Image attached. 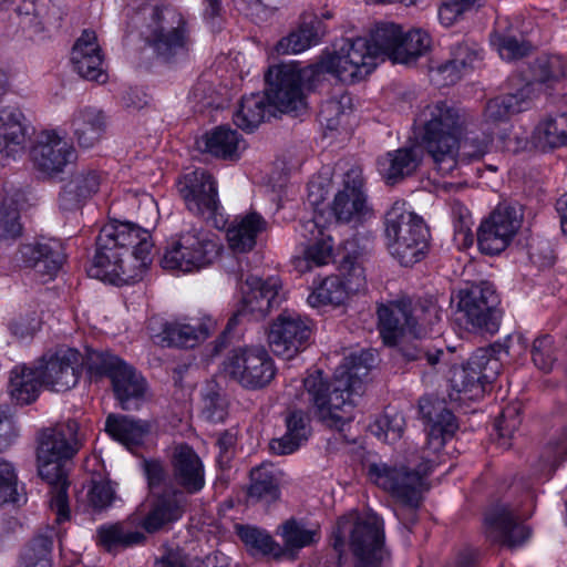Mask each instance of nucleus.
<instances>
[{
    "label": "nucleus",
    "instance_id": "obj_1",
    "mask_svg": "<svg viewBox=\"0 0 567 567\" xmlns=\"http://www.w3.org/2000/svg\"><path fill=\"white\" fill-rule=\"evenodd\" d=\"M37 362L44 388L54 392H66L74 388L85 363L91 375L111 379L115 396L123 410H136L144 395L143 378L133 367L110 352L87 350L84 360L78 350L61 347L44 352Z\"/></svg>",
    "mask_w": 567,
    "mask_h": 567
},
{
    "label": "nucleus",
    "instance_id": "obj_2",
    "mask_svg": "<svg viewBox=\"0 0 567 567\" xmlns=\"http://www.w3.org/2000/svg\"><path fill=\"white\" fill-rule=\"evenodd\" d=\"M377 359L373 350H360L344 358L343 363L337 368L333 380L323 378L321 370H316L303 379L308 401L323 424L342 430L351 421V395L361 393L364 379L375 367Z\"/></svg>",
    "mask_w": 567,
    "mask_h": 567
},
{
    "label": "nucleus",
    "instance_id": "obj_3",
    "mask_svg": "<svg viewBox=\"0 0 567 567\" xmlns=\"http://www.w3.org/2000/svg\"><path fill=\"white\" fill-rule=\"evenodd\" d=\"M152 249L146 229L127 221L107 224L96 238V251L87 274L113 285L128 282L151 264Z\"/></svg>",
    "mask_w": 567,
    "mask_h": 567
},
{
    "label": "nucleus",
    "instance_id": "obj_4",
    "mask_svg": "<svg viewBox=\"0 0 567 567\" xmlns=\"http://www.w3.org/2000/svg\"><path fill=\"white\" fill-rule=\"evenodd\" d=\"M371 45L365 38L346 39L338 51L328 54L319 62L299 69L295 66H285L277 70L281 75V85L279 92L285 91V102L281 104L287 109H296L301 104L300 84H310L320 74L330 73L342 82H355L369 75L375 68Z\"/></svg>",
    "mask_w": 567,
    "mask_h": 567
},
{
    "label": "nucleus",
    "instance_id": "obj_5",
    "mask_svg": "<svg viewBox=\"0 0 567 567\" xmlns=\"http://www.w3.org/2000/svg\"><path fill=\"white\" fill-rule=\"evenodd\" d=\"M80 447L79 423L73 419L43 430L39 437L38 473L50 485V505L56 514L58 524L70 518L66 466Z\"/></svg>",
    "mask_w": 567,
    "mask_h": 567
},
{
    "label": "nucleus",
    "instance_id": "obj_6",
    "mask_svg": "<svg viewBox=\"0 0 567 567\" xmlns=\"http://www.w3.org/2000/svg\"><path fill=\"white\" fill-rule=\"evenodd\" d=\"M421 146L442 176L457 169V142L465 130V116L447 102L426 105L416 118Z\"/></svg>",
    "mask_w": 567,
    "mask_h": 567
},
{
    "label": "nucleus",
    "instance_id": "obj_7",
    "mask_svg": "<svg viewBox=\"0 0 567 567\" xmlns=\"http://www.w3.org/2000/svg\"><path fill=\"white\" fill-rule=\"evenodd\" d=\"M386 247L393 258L409 267L422 260L429 248L430 231L422 217L395 202L384 216Z\"/></svg>",
    "mask_w": 567,
    "mask_h": 567
},
{
    "label": "nucleus",
    "instance_id": "obj_8",
    "mask_svg": "<svg viewBox=\"0 0 567 567\" xmlns=\"http://www.w3.org/2000/svg\"><path fill=\"white\" fill-rule=\"evenodd\" d=\"M364 467L371 482L402 503L403 508L396 513L400 522L405 527L414 524L417 519L415 511L422 502V493L425 489L423 475L404 465L384 462H367Z\"/></svg>",
    "mask_w": 567,
    "mask_h": 567
},
{
    "label": "nucleus",
    "instance_id": "obj_9",
    "mask_svg": "<svg viewBox=\"0 0 567 567\" xmlns=\"http://www.w3.org/2000/svg\"><path fill=\"white\" fill-rule=\"evenodd\" d=\"M436 318V309L431 302L402 298L381 305L378 308V326L385 344L395 343L406 333L419 339L424 332V324Z\"/></svg>",
    "mask_w": 567,
    "mask_h": 567
},
{
    "label": "nucleus",
    "instance_id": "obj_10",
    "mask_svg": "<svg viewBox=\"0 0 567 567\" xmlns=\"http://www.w3.org/2000/svg\"><path fill=\"white\" fill-rule=\"evenodd\" d=\"M372 54L393 63L411 64L423 55L431 44L430 35L420 29L404 32L393 22H379L368 39Z\"/></svg>",
    "mask_w": 567,
    "mask_h": 567
},
{
    "label": "nucleus",
    "instance_id": "obj_11",
    "mask_svg": "<svg viewBox=\"0 0 567 567\" xmlns=\"http://www.w3.org/2000/svg\"><path fill=\"white\" fill-rule=\"evenodd\" d=\"M285 66H295L293 64H284L271 66L265 74L266 92L252 93L249 96H243L239 103V107L234 114L235 124L247 132H252L257 128L266 118L267 114L272 115V109L278 110L282 113L299 112L306 106L302 87L305 84H300V99L301 104L296 109H286L280 100L285 102V93L279 94L281 85V75L277 74V70L284 69Z\"/></svg>",
    "mask_w": 567,
    "mask_h": 567
},
{
    "label": "nucleus",
    "instance_id": "obj_12",
    "mask_svg": "<svg viewBox=\"0 0 567 567\" xmlns=\"http://www.w3.org/2000/svg\"><path fill=\"white\" fill-rule=\"evenodd\" d=\"M457 298L458 320H464L468 330L489 334L498 331L503 312L492 284H472L461 289Z\"/></svg>",
    "mask_w": 567,
    "mask_h": 567
},
{
    "label": "nucleus",
    "instance_id": "obj_13",
    "mask_svg": "<svg viewBox=\"0 0 567 567\" xmlns=\"http://www.w3.org/2000/svg\"><path fill=\"white\" fill-rule=\"evenodd\" d=\"M150 30L147 41L163 62L176 64L187 59L190 42L178 12L172 8H155Z\"/></svg>",
    "mask_w": 567,
    "mask_h": 567
},
{
    "label": "nucleus",
    "instance_id": "obj_14",
    "mask_svg": "<svg viewBox=\"0 0 567 567\" xmlns=\"http://www.w3.org/2000/svg\"><path fill=\"white\" fill-rule=\"evenodd\" d=\"M223 371L246 390L267 388L276 377L277 368L264 348H237L223 362Z\"/></svg>",
    "mask_w": 567,
    "mask_h": 567
},
{
    "label": "nucleus",
    "instance_id": "obj_15",
    "mask_svg": "<svg viewBox=\"0 0 567 567\" xmlns=\"http://www.w3.org/2000/svg\"><path fill=\"white\" fill-rule=\"evenodd\" d=\"M216 243L202 227L182 231L166 249L161 265L164 269L192 272L209 265L217 254Z\"/></svg>",
    "mask_w": 567,
    "mask_h": 567
},
{
    "label": "nucleus",
    "instance_id": "obj_16",
    "mask_svg": "<svg viewBox=\"0 0 567 567\" xmlns=\"http://www.w3.org/2000/svg\"><path fill=\"white\" fill-rule=\"evenodd\" d=\"M177 190L190 213L218 225L217 217H221L223 207L217 183L210 173L197 168L183 175L177 182Z\"/></svg>",
    "mask_w": 567,
    "mask_h": 567
},
{
    "label": "nucleus",
    "instance_id": "obj_17",
    "mask_svg": "<svg viewBox=\"0 0 567 567\" xmlns=\"http://www.w3.org/2000/svg\"><path fill=\"white\" fill-rule=\"evenodd\" d=\"M523 210L517 204L501 203L477 230V244L485 255L506 249L522 226Z\"/></svg>",
    "mask_w": 567,
    "mask_h": 567
},
{
    "label": "nucleus",
    "instance_id": "obj_18",
    "mask_svg": "<svg viewBox=\"0 0 567 567\" xmlns=\"http://www.w3.org/2000/svg\"><path fill=\"white\" fill-rule=\"evenodd\" d=\"M486 353L475 351L465 364L452 369L450 383L457 396L451 393V400H458L460 394H464L468 400L478 399L485 393L486 386L496 379L501 363L498 360H488Z\"/></svg>",
    "mask_w": 567,
    "mask_h": 567
},
{
    "label": "nucleus",
    "instance_id": "obj_19",
    "mask_svg": "<svg viewBox=\"0 0 567 567\" xmlns=\"http://www.w3.org/2000/svg\"><path fill=\"white\" fill-rule=\"evenodd\" d=\"M278 280L269 278L262 280L257 276L247 277L241 287L243 300L240 308L228 320L224 336L229 333L237 324L239 318L247 317L249 320L264 319L272 308L280 305L281 298L278 292Z\"/></svg>",
    "mask_w": 567,
    "mask_h": 567
},
{
    "label": "nucleus",
    "instance_id": "obj_20",
    "mask_svg": "<svg viewBox=\"0 0 567 567\" xmlns=\"http://www.w3.org/2000/svg\"><path fill=\"white\" fill-rule=\"evenodd\" d=\"M311 334L308 319L284 312L271 324L268 341L276 355L289 360L308 347Z\"/></svg>",
    "mask_w": 567,
    "mask_h": 567
},
{
    "label": "nucleus",
    "instance_id": "obj_21",
    "mask_svg": "<svg viewBox=\"0 0 567 567\" xmlns=\"http://www.w3.org/2000/svg\"><path fill=\"white\" fill-rule=\"evenodd\" d=\"M171 466L167 488L177 489L185 496L197 494L204 488V464L193 447L187 444L177 446L173 453Z\"/></svg>",
    "mask_w": 567,
    "mask_h": 567
},
{
    "label": "nucleus",
    "instance_id": "obj_22",
    "mask_svg": "<svg viewBox=\"0 0 567 567\" xmlns=\"http://www.w3.org/2000/svg\"><path fill=\"white\" fill-rule=\"evenodd\" d=\"M188 506V497L177 489L165 488L151 496L148 511L140 525L150 534L168 529L179 520Z\"/></svg>",
    "mask_w": 567,
    "mask_h": 567
},
{
    "label": "nucleus",
    "instance_id": "obj_23",
    "mask_svg": "<svg viewBox=\"0 0 567 567\" xmlns=\"http://www.w3.org/2000/svg\"><path fill=\"white\" fill-rule=\"evenodd\" d=\"M148 329L155 342L177 348H193L210 334V327L207 323L190 324L181 321H166L161 318H152Z\"/></svg>",
    "mask_w": 567,
    "mask_h": 567
},
{
    "label": "nucleus",
    "instance_id": "obj_24",
    "mask_svg": "<svg viewBox=\"0 0 567 567\" xmlns=\"http://www.w3.org/2000/svg\"><path fill=\"white\" fill-rule=\"evenodd\" d=\"M31 157L38 171L54 176L76 158L75 150L54 132L41 135L31 150Z\"/></svg>",
    "mask_w": 567,
    "mask_h": 567
},
{
    "label": "nucleus",
    "instance_id": "obj_25",
    "mask_svg": "<svg viewBox=\"0 0 567 567\" xmlns=\"http://www.w3.org/2000/svg\"><path fill=\"white\" fill-rule=\"evenodd\" d=\"M420 414L427 421V449L439 452L445 441L457 430L454 414L445 406L444 401L423 396L419 400Z\"/></svg>",
    "mask_w": 567,
    "mask_h": 567
},
{
    "label": "nucleus",
    "instance_id": "obj_26",
    "mask_svg": "<svg viewBox=\"0 0 567 567\" xmlns=\"http://www.w3.org/2000/svg\"><path fill=\"white\" fill-rule=\"evenodd\" d=\"M71 62L76 73L89 81L104 83L107 74L103 69V55L94 31L84 30L75 41Z\"/></svg>",
    "mask_w": 567,
    "mask_h": 567
},
{
    "label": "nucleus",
    "instance_id": "obj_27",
    "mask_svg": "<svg viewBox=\"0 0 567 567\" xmlns=\"http://www.w3.org/2000/svg\"><path fill=\"white\" fill-rule=\"evenodd\" d=\"M534 96L532 82L525 83L517 92L491 99L483 112V130L493 134L499 123L506 122L512 115L527 110Z\"/></svg>",
    "mask_w": 567,
    "mask_h": 567
},
{
    "label": "nucleus",
    "instance_id": "obj_28",
    "mask_svg": "<svg viewBox=\"0 0 567 567\" xmlns=\"http://www.w3.org/2000/svg\"><path fill=\"white\" fill-rule=\"evenodd\" d=\"M486 523L491 539L508 548L519 547L530 537L529 527L518 523L515 511L507 505L496 506L486 516Z\"/></svg>",
    "mask_w": 567,
    "mask_h": 567
},
{
    "label": "nucleus",
    "instance_id": "obj_29",
    "mask_svg": "<svg viewBox=\"0 0 567 567\" xmlns=\"http://www.w3.org/2000/svg\"><path fill=\"white\" fill-rule=\"evenodd\" d=\"M20 259L38 274L52 279L65 261V254L58 240H34L22 244L19 248Z\"/></svg>",
    "mask_w": 567,
    "mask_h": 567
},
{
    "label": "nucleus",
    "instance_id": "obj_30",
    "mask_svg": "<svg viewBox=\"0 0 567 567\" xmlns=\"http://www.w3.org/2000/svg\"><path fill=\"white\" fill-rule=\"evenodd\" d=\"M424 148L420 145L403 146L388 152L378 159V169L388 185H396L415 174L422 163Z\"/></svg>",
    "mask_w": 567,
    "mask_h": 567
},
{
    "label": "nucleus",
    "instance_id": "obj_31",
    "mask_svg": "<svg viewBox=\"0 0 567 567\" xmlns=\"http://www.w3.org/2000/svg\"><path fill=\"white\" fill-rule=\"evenodd\" d=\"M101 175L91 168H81L71 174L59 195V206L62 210L80 209L87 199L97 193Z\"/></svg>",
    "mask_w": 567,
    "mask_h": 567
},
{
    "label": "nucleus",
    "instance_id": "obj_32",
    "mask_svg": "<svg viewBox=\"0 0 567 567\" xmlns=\"http://www.w3.org/2000/svg\"><path fill=\"white\" fill-rule=\"evenodd\" d=\"M365 208V196L362 192V179L357 171L346 174L343 189L334 197L332 210L337 220L350 223L359 220Z\"/></svg>",
    "mask_w": 567,
    "mask_h": 567
},
{
    "label": "nucleus",
    "instance_id": "obj_33",
    "mask_svg": "<svg viewBox=\"0 0 567 567\" xmlns=\"http://www.w3.org/2000/svg\"><path fill=\"white\" fill-rule=\"evenodd\" d=\"M29 205L27 193L13 185L4 186L0 196V239H16L22 234L20 213Z\"/></svg>",
    "mask_w": 567,
    "mask_h": 567
},
{
    "label": "nucleus",
    "instance_id": "obj_34",
    "mask_svg": "<svg viewBox=\"0 0 567 567\" xmlns=\"http://www.w3.org/2000/svg\"><path fill=\"white\" fill-rule=\"evenodd\" d=\"M284 545H281L280 560L297 559L298 553L319 543L321 529L318 524H308L302 519L289 518L280 526Z\"/></svg>",
    "mask_w": 567,
    "mask_h": 567
},
{
    "label": "nucleus",
    "instance_id": "obj_35",
    "mask_svg": "<svg viewBox=\"0 0 567 567\" xmlns=\"http://www.w3.org/2000/svg\"><path fill=\"white\" fill-rule=\"evenodd\" d=\"M28 136L29 125L19 109L0 112V154L14 157L24 150Z\"/></svg>",
    "mask_w": 567,
    "mask_h": 567
},
{
    "label": "nucleus",
    "instance_id": "obj_36",
    "mask_svg": "<svg viewBox=\"0 0 567 567\" xmlns=\"http://www.w3.org/2000/svg\"><path fill=\"white\" fill-rule=\"evenodd\" d=\"M21 23L34 33H41L50 28H59L62 11L51 0H22L16 9Z\"/></svg>",
    "mask_w": 567,
    "mask_h": 567
},
{
    "label": "nucleus",
    "instance_id": "obj_37",
    "mask_svg": "<svg viewBox=\"0 0 567 567\" xmlns=\"http://www.w3.org/2000/svg\"><path fill=\"white\" fill-rule=\"evenodd\" d=\"M243 141L236 130L220 125L196 138V147L223 159H237Z\"/></svg>",
    "mask_w": 567,
    "mask_h": 567
},
{
    "label": "nucleus",
    "instance_id": "obj_38",
    "mask_svg": "<svg viewBox=\"0 0 567 567\" xmlns=\"http://www.w3.org/2000/svg\"><path fill=\"white\" fill-rule=\"evenodd\" d=\"M266 220L256 212L237 216L227 228V240L235 252H247L256 246L257 237L266 229Z\"/></svg>",
    "mask_w": 567,
    "mask_h": 567
},
{
    "label": "nucleus",
    "instance_id": "obj_39",
    "mask_svg": "<svg viewBox=\"0 0 567 567\" xmlns=\"http://www.w3.org/2000/svg\"><path fill=\"white\" fill-rule=\"evenodd\" d=\"M146 536L133 529L128 522L103 524L96 528V544L107 553H116L135 545L143 544Z\"/></svg>",
    "mask_w": 567,
    "mask_h": 567
},
{
    "label": "nucleus",
    "instance_id": "obj_40",
    "mask_svg": "<svg viewBox=\"0 0 567 567\" xmlns=\"http://www.w3.org/2000/svg\"><path fill=\"white\" fill-rule=\"evenodd\" d=\"M74 137L80 146H94L106 130V117L102 110L85 106L74 113L72 120Z\"/></svg>",
    "mask_w": 567,
    "mask_h": 567
},
{
    "label": "nucleus",
    "instance_id": "obj_41",
    "mask_svg": "<svg viewBox=\"0 0 567 567\" xmlns=\"http://www.w3.org/2000/svg\"><path fill=\"white\" fill-rule=\"evenodd\" d=\"M427 326L424 324L423 334L416 339L413 334H404L398 339L395 343L390 346L394 347L393 357L398 361L414 362L426 361L429 365H435L440 357L444 353L441 349H432L423 338L427 333Z\"/></svg>",
    "mask_w": 567,
    "mask_h": 567
},
{
    "label": "nucleus",
    "instance_id": "obj_42",
    "mask_svg": "<svg viewBox=\"0 0 567 567\" xmlns=\"http://www.w3.org/2000/svg\"><path fill=\"white\" fill-rule=\"evenodd\" d=\"M105 432L132 450L143 443L148 432V424L127 415L110 414L105 421Z\"/></svg>",
    "mask_w": 567,
    "mask_h": 567
},
{
    "label": "nucleus",
    "instance_id": "obj_43",
    "mask_svg": "<svg viewBox=\"0 0 567 567\" xmlns=\"http://www.w3.org/2000/svg\"><path fill=\"white\" fill-rule=\"evenodd\" d=\"M56 530L45 527L37 533L20 555L19 567H52V550Z\"/></svg>",
    "mask_w": 567,
    "mask_h": 567
},
{
    "label": "nucleus",
    "instance_id": "obj_44",
    "mask_svg": "<svg viewBox=\"0 0 567 567\" xmlns=\"http://www.w3.org/2000/svg\"><path fill=\"white\" fill-rule=\"evenodd\" d=\"M323 33L322 22L317 18L301 22L276 44L279 54L300 53L317 44Z\"/></svg>",
    "mask_w": 567,
    "mask_h": 567
},
{
    "label": "nucleus",
    "instance_id": "obj_45",
    "mask_svg": "<svg viewBox=\"0 0 567 567\" xmlns=\"http://www.w3.org/2000/svg\"><path fill=\"white\" fill-rule=\"evenodd\" d=\"M11 395L20 404H30L37 400L44 386L38 372V362L32 367H16L10 378Z\"/></svg>",
    "mask_w": 567,
    "mask_h": 567
},
{
    "label": "nucleus",
    "instance_id": "obj_46",
    "mask_svg": "<svg viewBox=\"0 0 567 567\" xmlns=\"http://www.w3.org/2000/svg\"><path fill=\"white\" fill-rule=\"evenodd\" d=\"M300 233L308 240L305 249L306 260L316 266L327 265L332 259V238L326 236L313 220L301 223Z\"/></svg>",
    "mask_w": 567,
    "mask_h": 567
},
{
    "label": "nucleus",
    "instance_id": "obj_47",
    "mask_svg": "<svg viewBox=\"0 0 567 567\" xmlns=\"http://www.w3.org/2000/svg\"><path fill=\"white\" fill-rule=\"evenodd\" d=\"M532 143L543 152L565 145L567 143V113L542 121L533 132Z\"/></svg>",
    "mask_w": 567,
    "mask_h": 567
},
{
    "label": "nucleus",
    "instance_id": "obj_48",
    "mask_svg": "<svg viewBox=\"0 0 567 567\" xmlns=\"http://www.w3.org/2000/svg\"><path fill=\"white\" fill-rule=\"evenodd\" d=\"M236 534L251 554L270 556L280 560L281 545L265 529L251 525H236Z\"/></svg>",
    "mask_w": 567,
    "mask_h": 567
},
{
    "label": "nucleus",
    "instance_id": "obj_49",
    "mask_svg": "<svg viewBox=\"0 0 567 567\" xmlns=\"http://www.w3.org/2000/svg\"><path fill=\"white\" fill-rule=\"evenodd\" d=\"M248 497L256 502L271 503L279 498V485L274 472L266 466L250 471Z\"/></svg>",
    "mask_w": 567,
    "mask_h": 567
},
{
    "label": "nucleus",
    "instance_id": "obj_50",
    "mask_svg": "<svg viewBox=\"0 0 567 567\" xmlns=\"http://www.w3.org/2000/svg\"><path fill=\"white\" fill-rule=\"evenodd\" d=\"M347 298L346 284L338 276H329L308 296V303L318 308L326 305H341Z\"/></svg>",
    "mask_w": 567,
    "mask_h": 567
},
{
    "label": "nucleus",
    "instance_id": "obj_51",
    "mask_svg": "<svg viewBox=\"0 0 567 567\" xmlns=\"http://www.w3.org/2000/svg\"><path fill=\"white\" fill-rule=\"evenodd\" d=\"M532 82L550 83L565 75V65L557 55H540L530 65Z\"/></svg>",
    "mask_w": 567,
    "mask_h": 567
},
{
    "label": "nucleus",
    "instance_id": "obj_52",
    "mask_svg": "<svg viewBox=\"0 0 567 567\" xmlns=\"http://www.w3.org/2000/svg\"><path fill=\"white\" fill-rule=\"evenodd\" d=\"M492 143L491 133L484 131L483 136L466 135L457 142V164L481 159L489 150Z\"/></svg>",
    "mask_w": 567,
    "mask_h": 567
},
{
    "label": "nucleus",
    "instance_id": "obj_53",
    "mask_svg": "<svg viewBox=\"0 0 567 567\" xmlns=\"http://www.w3.org/2000/svg\"><path fill=\"white\" fill-rule=\"evenodd\" d=\"M204 398V413L210 422H223L227 416L228 403L217 384H207Z\"/></svg>",
    "mask_w": 567,
    "mask_h": 567
},
{
    "label": "nucleus",
    "instance_id": "obj_54",
    "mask_svg": "<svg viewBox=\"0 0 567 567\" xmlns=\"http://www.w3.org/2000/svg\"><path fill=\"white\" fill-rule=\"evenodd\" d=\"M404 431V417L394 413L393 415L384 414L371 425V432L384 442L393 443L398 441Z\"/></svg>",
    "mask_w": 567,
    "mask_h": 567
},
{
    "label": "nucleus",
    "instance_id": "obj_55",
    "mask_svg": "<svg viewBox=\"0 0 567 567\" xmlns=\"http://www.w3.org/2000/svg\"><path fill=\"white\" fill-rule=\"evenodd\" d=\"M20 499L14 467L11 463L0 458V504H17Z\"/></svg>",
    "mask_w": 567,
    "mask_h": 567
},
{
    "label": "nucleus",
    "instance_id": "obj_56",
    "mask_svg": "<svg viewBox=\"0 0 567 567\" xmlns=\"http://www.w3.org/2000/svg\"><path fill=\"white\" fill-rule=\"evenodd\" d=\"M520 406L517 403L508 404L503 409L499 417L495 422V430L501 440H504L503 445L509 446L506 442L507 439H512L515 431L518 430L522 420L519 416Z\"/></svg>",
    "mask_w": 567,
    "mask_h": 567
},
{
    "label": "nucleus",
    "instance_id": "obj_57",
    "mask_svg": "<svg viewBox=\"0 0 567 567\" xmlns=\"http://www.w3.org/2000/svg\"><path fill=\"white\" fill-rule=\"evenodd\" d=\"M567 458V432L564 430L557 440H550L540 455V460L545 466L549 467V472L554 473L556 468Z\"/></svg>",
    "mask_w": 567,
    "mask_h": 567
},
{
    "label": "nucleus",
    "instance_id": "obj_58",
    "mask_svg": "<svg viewBox=\"0 0 567 567\" xmlns=\"http://www.w3.org/2000/svg\"><path fill=\"white\" fill-rule=\"evenodd\" d=\"M286 431L305 443L311 433L309 415L299 409L288 410L285 414Z\"/></svg>",
    "mask_w": 567,
    "mask_h": 567
},
{
    "label": "nucleus",
    "instance_id": "obj_59",
    "mask_svg": "<svg viewBox=\"0 0 567 567\" xmlns=\"http://www.w3.org/2000/svg\"><path fill=\"white\" fill-rule=\"evenodd\" d=\"M553 343V338L548 334L536 338L533 342V362L539 370L545 372L551 369L555 361Z\"/></svg>",
    "mask_w": 567,
    "mask_h": 567
},
{
    "label": "nucleus",
    "instance_id": "obj_60",
    "mask_svg": "<svg viewBox=\"0 0 567 567\" xmlns=\"http://www.w3.org/2000/svg\"><path fill=\"white\" fill-rule=\"evenodd\" d=\"M530 50V44L522 37L507 34L498 38V52L505 60H516L525 56Z\"/></svg>",
    "mask_w": 567,
    "mask_h": 567
},
{
    "label": "nucleus",
    "instance_id": "obj_61",
    "mask_svg": "<svg viewBox=\"0 0 567 567\" xmlns=\"http://www.w3.org/2000/svg\"><path fill=\"white\" fill-rule=\"evenodd\" d=\"M143 468L152 495L158 494L159 492H156V488L161 486H164V489L166 488L171 474L166 472L162 462L157 460H145L143 462Z\"/></svg>",
    "mask_w": 567,
    "mask_h": 567
},
{
    "label": "nucleus",
    "instance_id": "obj_62",
    "mask_svg": "<svg viewBox=\"0 0 567 567\" xmlns=\"http://www.w3.org/2000/svg\"><path fill=\"white\" fill-rule=\"evenodd\" d=\"M340 270L346 276L349 285L354 284V288L349 287V289L358 290L364 286V269L357 255H344L340 261Z\"/></svg>",
    "mask_w": 567,
    "mask_h": 567
},
{
    "label": "nucleus",
    "instance_id": "obj_63",
    "mask_svg": "<svg viewBox=\"0 0 567 567\" xmlns=\"http://www.w3.org/2000/svg\"><path fill=\"white\" fill-rule=\"evenodd\" d=\"M477 0H444L439 9V19L442 24L449 27L472 8Z\"/></svg>",
    "mask_w": 567,
    "mask_h": 567
},
{
    "label": "nucleus",
    "instance_id": "obj_64",
    "mask_svg": "<svg viewBox=\"0 0 567 567\" xmlns=\"http://www.w3.org/2000/svg\"><path fill=\"white\" fill-rule=\"evenodd\" d=\"M478 59V50L467 43H457L451 48V60L466 72L474 68V63Z\"/></svg>",
    "mask_w": 567,
    "mask_h": 567
}]
</instances>
